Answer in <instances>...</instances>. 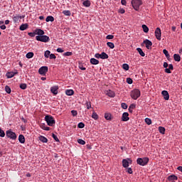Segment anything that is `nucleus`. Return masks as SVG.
I'll return each mask as SVG.
<instances>
[{
	"label": "nucleus",
	"mask_w": 182,
	"mask_h": 182,
	"mask_svg": "<svg viewBox=\"0 0 182 182\" xmlns=\"http://www.w3.org/2000/svg\"><path fill=\"white\" fill-rule=\"evenodd\" d=\"M36 41H39L40 42H44L45 43H46V42H49V41H50L49 36H44V35L36 36Z\"/></svg>",
	"instance_id": "obj_3"
},
{
	"label": "nucleus",
	"mask_w": 182,
	"mask_h": 182,
	"mask_svg": "<svg viewBox=\"0 0 182 182\" xmlns=\"http://www.w3.org/2000/svg\"><path fill=\"white\" fill-rule=\"evenodd\" d=\"M144 43L146 45V48L147 49H151V46L153 45V43H151L150 40L149 39L144 40Z\"/></svg>",
	"instance_id": "obj_10"
},
{
	"label": "nucleus",
	"mask_w": 182,
	"mask_h": 182,
	"mask_svg": "<svg viewBox=\"0 0 182 182\" xmlns=\"http://www.w3.org/2000/svg\"><path fill=\"white\" fill-rule=\"evenodd\" d=\"M19 19H22V16H15L14 17H13V21L15 23L18 22V21H19Z\"/></svg>",
	"instance_id": "obj_31"
},
{
	"label": "nucleus",
	"mask_w": 182,
	"mask_h": 182,
	"mask_svg": "<svg viewBox=\"0 0 182 182\" xmlns=\"http://www.w3.org/2000/svg\"><path fill=\"white\" fill-rule=\"evenodd\" d=\"M106 95L109 96V97H114V92L109 90L105 92Z\"/></svg>",
	"instance_id": "obj_18"
},
{
	"label": "nucleus",
	"mask_w": 182,
	"mask_h": 182,
	"mask_svg": "<svg viewBox=\"0 0 182 182\" xmlns=\"http://www.w3.org/2000/svg\"><path fill=\"white\" fill-rule=\"evenodd\" d=\"M136 50L139 53V55H141L142 57L146 56V54L144 53V52H143V50H141V48H137Z\"/></svg>",
	"instance_id": "obj_26"
},
{
	"label": "nucleus",
	"mask_w": 182,
	"mask_h": 182,
	"mask_svg": "<svg viewBox=\"0 0 182 182\" xmlns=\"http://www.w3.org/2000/svg\"><path fill=\"white\" fill-rule=\"evenodd\" d=\"M131 4L135 11H139L143 3L141 2V0H132Z\"/></svg>",
	"instance_id": "obj_1"
},
{
	"label": "nucleus",
	"mask_w": 182,
	"mask_h": 182,
	"mask_svg": "<svg viewBox=\"0 0 182 182\" xmlns=\"http://www.w3.org/2000/svg\"><path fill=\"white\" fill-rule=\"evenodd\" d=\"M101 59H109V55H107L106 53L102 52L101 53Z\"/></svg>",
	"instance_id": "obj_28"
},
{
	"label": "nucleus",
	"mask_w": 182,
	"mask_h": 182,
	"mask_svg": "<svg viewBox=\"0 0 182 182\" xmlns=\"http://www.w3.org/2000/svg\"><path fill=\"white\" fill-rule=\"evenodd\" d=\"M92 117L94 120H97V119H99V115H97V113L94 112H92Z\"/></svg>",
	"instance_id": "obj_34"
},
{
	"label": "nucleus",
	"mask_w": 182,
	"mask_h": 182,
	"mask_svg": "<svg viewBox=\"0 0 182 182\" xmlns=\"http://www.w3.org/2000/svg\"><path fill=\"white\" fill-rule=\"evenodd\" d=\"M107 46H108V48H109L110 49H114V43L112 42H107Z\"/></svg>",
	"instance_id": "obj_30"
},
{
	"label": "nucleus",
	"mask_w": 182,
	"mask_h": 182,
	"mask_svg": "<svg viewBox=\"0 0 182 182\" xmlns=\"http://www.w3.org/2000/svg\"><path fill=\"white\" fill-rule=\"evenodd\" d=\"M63 14L64 15H65L66 16H70L71 14H70V11L68 10H65L63 11Z\"/></svg>",
	"instance_id": "obj_37"
},
{
	"label": "nucleus",
	"mask_w": 182,
	"mask_h": 182,
	"mask_svg": "<svg viewBox=\"0 0 182 182\" xmlns=\"http://www.w3.org/2000/svg\"><path fill=\"white\" fill-rule=\"evenodd\" d=\"M134 109H136V105L132 104L129 107V112H130L132 113V112H133V110H134Z\"/></svg>",
	"instance_id": "obj_36"
},
{
	"label": "nucleus",
	"mask_w": 182,
	"mask_h": 182,
	"mask_svg": "<svg viewBox=\"0 0 182 182\" xmlns=\"http://www.w3.org/2000/svg\"><path fill=\"white\" fill-rule=\"evenodd\" d=\"M129 119L130 118H129V112H124L122 114V122H128Z\"/></svg>",
	"instance_id": "obj_12"
},
{
	"label": "nucleus",
	"mask_w": 182,
	"mask_h": 182,
	"mask_svg": "<svg viewBox=\"0 0 182 182\" xmlns=\"http://www.w3.org/2000/svg\"><path fill=\"white\" fill-rule=\"evenodd\" d=\"M18 141L23 144V143H25V136L22 134H20L18 136Z\"/></svg>",
	"instance_id": "obj_21"
},
{
	"label": "nucleus",
	"mask_w": 182,
	"mask_h": 182,
	"mask_svg": "<svg viewBox=\"0 0 182 182\" xmlns=\"http://www.w3.org/2000/svg\"><path fill=\"white\" fill-rule=\"evenodd\" d=\"M57 52H58L59 53H63L64 50L63 49L58 48H57Z\"/></svg>",
	"instance_id": "obj_58"
},
{
	"label": "nucleus",
	"mask_w": 182,
	"mask_h": 182,
	"mask_svg": "<svg viewBox=\"0 0 182 182\" xmlns=\"http://www.w3.org/2000/svg\"><path fill=\"white\" fill-rule=\"evenodd\" d=\"M90 63L92 65H99V60L96 58H91L90 59Z\"/></svg>",
	"instance_id": "obj_24"
},
{
	"label": "nucleus",
	"mask_w": 182,
	"mask_h": 182,
	"mask_svg": "<svg viewBox=\"0 0 182 182\" xmlns=\"http://www.w3.org/2000/svg\"><path fill=\"white\" fill-rule=\"evenodd\" d=\"M173 59L175 62H180V60H181V57H180V55L178 54H174Z\"/></svg>",
	"instance_id": "obj_20"
},
{
	"label": "nucleus",
	"mask_w": 182,
	"mask_h": 182,
	"mask_svg": "<svg viewBox=\"0 0 182 182\" xmlns=\"http://www.w3.org/2000/svg\"><path fill=\"white\" fill-rule=\"evenodd\" d=\"M46 21L47 22H53V21H55V18H53L52 16H48L46 18Z\"/></svg>",
	"instance_id": "obj_25"
},
{
	"label": "nucleus",
	"mask_w": 182,
	"mask_h": 182,
	"mask_svg": "<svg viewBox=\"0 0 182 182\" xmlns=\"http://www.w3.org/2000/svg\"><path fill=\"white\" fill-rule=\"evenodd\" d=\"M122 109H127V104L123 102L121 104Z\"/></svg>",
	"instance_id": "obj_53"
},
{
	"label": "nucleus",
	"mask_w": 182,
	"mask_h": 182,
	"mask_svg": "<svg viewBox=\"0 0 182 182\" xmlns=\"http://www.w3.org/2000/svg\"><path fill=\"white\" fill-rule=\"evenodd\" d=\"M26 87H27V85L25 83H22L20 85V88H21L22 90H25V89H26Z\"/></svg>",
	"instance_id": "obj_41"
},
{
	"label": "nucleus",
	"mask_w": 182,
	"mask_h": 182,
	"mask_svg": "<svg viewBox=\"0 0 182 182\" xmlns=\"http://www.w3.org/2000/svg\"><path fill=\"white\" fill-rule=\"evenodd\" d=\"M5 91L6 92V93H11V87H9V86L6 85L5 87Z\"/></svg>",
	"instance_id": "obj_46"
},
{
	"label": "nucleus",
	"mask_w": 182,
	"mask_h": 182,
	"mask_svg": "<svg viewBox=\"0 0 182 182\" xmlns=\"http://www.w3.org/2000/svg\"><path fill=\"white\" fill-rule=\"evenodd\" d=\"M59 89V87L58 86H53L51 87L50 88V92L51 93H53V95H58V90Z\"/></svg>",
	"instance_id": "obj_13"
},
{
	"label": "nucleus",
	"mask_w": 182,
	"mask_h": 182,
	"mask_svg": "<svg viewBox=\"0 0 182 182\" xmlns=\"http://www.w3.org/2000/svg\"><path fill=\"white\" fill-rule=\"evenodd\" d=\"M45 120L48 126H53L55 124V119L50 115H46Z\"/></svg>",
	"instance_id": "obj_5"
},
{
	"label": "nucleus",
	"mask_w": 182,
	"mask_h": 182,
	"mask_svg": "<svg viewBox=\"0 0 182 182\" xmlns=\"http://www.w3.org/2000/svg\"><path fill=\"white\" fill-rule=\"evenodd\" d=\"M52 137L54 139V140L59 142V138H58V136H56L55 134H52Z\"/></svg>",
	"instance_id": "obj_50"
},
{
	"label": "nucleus",
	"mask_w": 182,
	"mask_h": 182,
	"mask_svg": "<svg viewBox=\"0 0 182 182\" xmlns=\"http://www.w3.org/2000/svg\"><path fill=\"white\" fill-rule=\"evenodd\" d=\"M79 68L80 70H86V68L83 67V65H80Z\"/></svg>",
	"instance_id": "obj_62"
},
{
	"label": "nucleus",
	"mask_w": 182,
	"mask_h": 182,
	"mask_svg": "<svg viewBox=\"0 0 182 182\" xmlns=\"http://www.w3.org/2000/svg\"><path fill=\"white\" fill-rule=\"evenodd\" d=\"M127 173H129V174H133V170L132 169V168H129L127 169Z\"/></svg>",
	"instance_id": "obj_59"
},
{
	"label": "nucleus",
	"mask_w": 182,
	"mask_h": 182,
	"mask_svg": "<svg viewBox=\"0 0 182 182\" xmlns=\"http://www.w3.org/2000/svg\"><path fill=\"white\" fill-rule=\"evenodd\" d=\"M105 119H106V120H110L111 119H112V114H110V113H105Z\"/></svg>",
	"instance_id": "obj_27"
},
{
	"label": "nucleus",
	"mask_w": 182,
	"mask_h": 182,
	"mask_svg": "<svg viewBox=\"0 0 182 182\" xmlns=\"http://www.w3.org/2000/svg\"><path fill=\"white\" fill-rule=\"evenodd\" d=\"M26 58H27V59H32V58H33V53L32 52H29L26 55Z\"/></svg>",
	"instance_id": "obj_32"
},
{
	"label": "nucleus",
	"mask_w": 182,
	"mask_h": 182,
	"mask_svg": "<svg viewBox=\"0 0 182 182\" xmlns=\"http://www.w3.org/2000/svg\"><path fill=\"white\" fill-rule=\"evenodd\" d=\"M82 4L84 6H86L87 8H88L89 6H90V1L85 0L82 2Z\"/></svg>",
	"instance_id": "obj_29"
},
{
	"label": "nucleus",
	"mask_w": 182,
	"mask_h": 182,
	"mask_svg": "<svg viewBox=\"0 0 182 182\" xmlns=\"http://www.w3.org/2000/svg\"><path fill=\"white\" fill-rule=\"evenodd\" d=\"M45 58H49L50 56V52L49 50H46L44 53Z\"/></svg>",
	"instance_id": "obj_43"
},
{
	"label": "nucleus",
	"mask_w": 182,
	"mask_h": 182,
	"mask_svg": "<svg viewBox=\"0 0 182 182\" xmlns=\"http://www.w3.org/2000/svg\"><path fill=\"white\" fill-rule=\"evenodd\" d=\"M50 59H56V55L53 53L50 54Z\"/></svg>",
	"instance_id": "obj_56"
},
{
	"label": "nucleus",
	"mask_w": 182,
	"mask_h": 182,
	"mask_svg": "<svg viewBox=\"0 0 182 182\" xmlns=\"http://www.w3.org/2000/svg\"><path fill=\"white\" fill-rule=\"evenodd\" d=\"M85 105L88 110L92 108V104L90 103V102H87Z\"/></svg>",
	"instance_id": "obj_39"
},
{
	"label": "nucleus",
	"mask_w": 182,
	"mask_h": 182,
	"mask_svg": "<svg viewBox=\"0 0 182 182\" xmlns=\"http://www.w3.org/2000/svg\"><path fill=\"white\" fill-rule=\"evenodd\" d=\"M28 36H31V38H35V35H36V33H28Z\"/></svg>",
	"instance_id": "obj_54"
},
{
	"label": "nucleus",
	"mask_w": 182,
	"mask_h": 182,
	"mask_svg": "<svg viewBox=\"0 0 182 182\" xmlns=\"http://www.w3.org/2000/svg\"><path fill=\"white\" fill-rule=\"evenodd\" d=\"M6 134L9 139H11L12 140H16V134H15V132H12L11 130L6 131Z\"/></svg>",
	"instance_id": "obj_6"
},
{
	"label": "nucleus",
	"mask_w": 182,
	"mask_h": 182,
	"mask_svg": "<svg viewBox=\"0 0 182 182\" xmlns=\"http://www.w3.org/2000/svg\"><path fill=\"white\" fill-rule=\"evenodd\" d=\"M48 68L47 66H43L39 68L38 73L40 75H46L48 73Z\"/></svg>",
	"instance_id": "obj_7"
},
{
	"label": "nucleus",
	"mask_w": 182,
	"mask_h": 182,
	"mask_svg": "<svg viewBox=\"0 0 182 182\" xmlns=\"http://www.w3.org/2000/svg\"><path fill=\"white\" fill-rule=\"evenodd\" d=\"M119 14H124V12H126V11L124 10V9H120L119 10Z\"/></svg>",
	"instance_id": "obj_60"
},
{
	"label": "nucleus",
	"mask_w": 182,
	"mask_h": 182,
	"mask_svg": "<svg viewBox=\"0 0 182 182\" xmlns=\"http://www.w3.org/2000/svg\"><path fill=\"white\" fill-rule=\"evenodd\" d=\"M77 143H78L79 144H82V146L85 145V144H86V141H85V140L81 139H80L77 140Z\"/></svg>",
	"instance_id": "obj_38"
},
{
	"label": "nucleus",
	"mask_w": 182,
	"mask_h": 182,
	"mask_svg": "<svg viewBox=\"0 0 182 182\" xmlns=\"http://www.w3.org/2000/svg\"><path fill=\"white\" fill-rule=\"evenodd\" d=\"M41 129H43V130H46L47 132H49V130H50V128H49L48 127H45V125H42Z\"/></svg>",
	"instance_id": "obj_49"
},
{
	"label": "nucleus",
	"mask_w": 182,
	"mask_h": 182,
	"mask_svg": "<svg viewBox=\"0 0 182 182\" xmlns=\"http://www.w3.org/2000/svg\"><path fill=\"white\" fill-rule=\"evenodd\" d=\"M155 36L158 41H160V28H156L155 30Z\"/></svg>",
	"instance_id": "obj_16"
},
{
	"label": "nucleus",
	"mask_w": 182,
	"mask_h": 182,
	"mask_svg": "<svg viewBox=\"0 0 182 182\" xmlns=\"http://www.w3.org/2000/svg\"><path fill=\"white\" fill-rule=\"evenodd\" d=\"M164 68H165L166 69H167V68H168V63H164Z\"/></svg>",
	"instance_id": "obj_63"
},
{
	"label": "nucleus",
	"mask_w": 182,
	"mask_h": 182,
	"mask_svg": "<svg viewBox=\"0 0 182 182\" xmlns=\"http://www.w3.org/2000/svg\"><path fill=\"white\" fill-rule=\"evenodd\" d=\"M129 163H132V160L130 159H123L122 160V166L124 167V168H127V167H129Z\"/></svg>",
	"instance_id": "obj_8"
},
{
	"label": "nucleus",
	"mask_w": 182,
	"mask_h": 182,
	"mask_svg": "<svg viewBox=\"0 0 182 182\" xmlns=\"http://www.w3.org/2000/svg\"><path fill=\"white\" fill-rule=\"evenodd\" d=\"M77 127H78V129H83V127H85V124L83 122H80L77 124Z\"/></svg>",
	"instance_id": "obj_42"
},
{
	"label": "nucleus",
	"mask_w": 182,
	"mask_h": 182,
	"mask_svg": "<svg viewBox=\"0 0 182 182\" xmlns=\"http://www.w3.org/2000/svg\"><path fill=\"white\" fill-rule=\"evenodd\" d=\"M15 75H18V70H15V72H9L6 73L8 79L14 77Z\"/></svg>",
	"instance_id": "obj_11"
},
{
	"label": "nucleus",
	"mask_w": 182,
	"mask_h": 182,
	"mask_svg": "<svg viewBox=\"0 0 182 182\" xmlns=\"http://www.w3.org/2000/svg\"><path fill=\"white\" fill-rule=\"evenodd\" d=\"M121 4H122V5L126 6L127 4V1H126V0H122V1H121Z\"/></svg>",
	"instance_id": "obj_61"
},
{
	"label": "nucleus",
	"mask_w": 182,
	"mask_h": 182,
	"mask_svg": "<svg viewBox=\"0 0 182 182\" xmlns=\"http://www.w3.org/2000/svg\"><path fill=\"white\" fill-rule=\"evenodd\" d=\"M0 137H5V132L0 127Z\"/></svg>",
	"instance_id": "obj_44"
},
{
	"label": "nucleus",
	"mask_w": 182,
	"mask_h": 182,
	"mask_svg": "<svg viewBox=\"0 0 182 182\" xmlns=\"http://www.w3.org/2000/svg\"><path fill=\"white\" fill-rule=\"evenodd\" d=\"M39 141H42V143H48V139L43 136H39Z\"/></svg>",
	"instance_id": "obj_22"
},
{
	"label": "nucleus",
	"mask_w": 182,
	"mask_h": 182,
	"mask_svg": "<svg viewBox=\"0 0 182 182\" xmlns=\"http://www.w3.org/2000/svg\"><path fill=\"white\" fill-rule=\"evenodd\" d=\"M131 97L134 99V100H137V99L140 97V90L139 89L133 90L131 92Z\"/></svg>",
	"instance_id": "obj_2"
},
{
	"label": "nucleus",
	"mask_w": 182,
	"mask_h": 182,
	"mask_svg": "<svg viewBox=\"0 0 182 182\" xmlns=\"http://www.w3.org/2000/svg\"><path fill=\"white\" fill-rule=\"evenodd\" d=\"M29 26L28 25V23H23L20 26V31H26V29H28V27Z\"/></svg>",
	"instance_id": "obj_19"
},
{
	"label": "nucleus",
	"mask_w": 182,
	"mask_h": 182,
	"mask_svg": "<svg viewBox=\"0 0 182 182\" xmlns=\"http://www.w3.org/2000/svg\"><path fill=\"white\" fill-rule=\"evenodd\" d=\"M36 35H38V36H42L43 35H45V31L43 30L38 28L35 31Z\"/></svg>",
	"instance_id": "obj_14"
},
{
	"label": "nucleus",
	"mask_w": 182,
	"mask_h": 182,
	"mask_svg": "<svg viewBox=\"0 0 182 182\" xmlns=\"http://www.w3.org/2000/svg\"><path fill=\"white\" fill-rule=\"evenodd\" d=\"M63 55L64 56H72L73 53L72 52H66Z\"/></svg>",
	"instance_id": "obj_52"
},
{
	"label": "nucleus",
	"mask_w": 182,
	"mask_h": 182,
	"mask_svg": "<svg viewBox=\"0 0 182 182\" xmlns=\"http://www.w3.org/2000/svg\"><path fill=\"white\" fill-rule=\"evenodd\" d=\"M127 82L128 83V85H132V83H133V80L130 77L127 78Z\"/></svg>",
	"instance_id": "obj_48"
},
{
	"label": "nucleus",
	"mask_w": 182,
	"mask_h": 182,
	"mask_svg": "<svg viewBox=\"0 0 182 182\" xmlns=\"http://www.w3.org/2000/svg\"><path fill=\"white\" fill-rule=\"evenodd\" d=\"M164 53L165 54L166 58L168 59V60L170 59V54H168V51L167 50L164 49L163 50Z\"/></svg>",
	"instance_id": "obj_35"
},
{
	"label": "nucleus",
	"mask_w": 182,
	"mask_h": 182,
	"mask_svg": "<svg viewBox=\"0 0 182 182\" xmlns=\"http://www.w3.org/2000/svg\"><path fill=\"white\" fill-rule=\"evenodd\" d=\"M122 68L124 70H129V65L127 64L124 63V64L122 65Z\"/></svg>",
	"instance_id": "obj_45"
},
{
	"label": "nucleus",
	"mask_w": 182,
	"mask_h": 182,
	"mask_svg": "<svg viewBox=\"0 0 182 182\" xmlns=\"http://www.w3.org/2000/svg\"><path fill=\"white\" fill-rule=\"evenodd\" d=\"M137 164L139 166H146L147 163H149V158L145 157V158H139L136 160Z\"/></svg>",
	"instance_id": "obj_4"
},
{
	"label": "nucleus",
	"mask_w": 182,
	"mask_h": 182,
	"mask_svg": "<svg viewBox=\"0 0 182 182\" xmlns=\"http://www.w3.org/2000/svg\"><path fill=\"white\" fill-rule=\"evenodd\" d=\"M168 181H176L178 180V178H177V176L176 175H171V176H168Z\"/></svg>",
	"instance_id": "obj_15"
},
{
	"label": "nucleus",
	"mask_w": 182,
	"mask_h": 182,
	"mask_svg": "<svg viewBox=\"0 0 182 182\" xmlns=\"http://www.w3.org/2000/svg\"><path fill=\"white\" fill-rule=\"evenodd\" d=\"M95 58H96L97 59H101V54L96 53L95 55Z\"/></svg>",
	"instance_id": "obj_57"
},
{
	"label": "nucleus",
	"mask_w": 182,
	"mask_h": 182,
	"mask_svg": "<svg viewBox=\"0 0 182 182\" xmlns=\"http://www.w3.org/2000/svg\"><path fill=\"white\" fill-rule=\"evenodd\" d=\"M174 69V67L173 66V64H170L168 65V68L165 69V73H171V70Z\"/></svg>",
	"instance_id": "obj_17"
},
{
	"label": "nucleus",
	"mask_w": 182,
	"mask_h": 182,
	"mask_svg": "<svg viewBox=\"0 0 182 182\" xmlns=\"http://www.w3.org/2000/svg\"><path fill=\"white\" fill-rule=\"evenodd\" d=\"M71 113H72L73 116H74V117L77 116V111H76V110H72Z\"/></svg>",
	"instance_id": "obj_51"
},
{
	"label": "nucleus",
	"mask_w": 182,
	"mask_h": 182,
	"mask_svg": "<svg viewBox=\"0 0 182 182\" xmlns=\"http://www.w3.org/2000/svg\"><path fill=\"white\" fill-rule=\"evenodd\" d=\"M75 92L73 91V90H65V94L67 95V96H73V95H74Z\"/></svg>",
	"instance_id": "obj_23"
},
{
	"label": "nucleus",
	"mask_w": 182,
	"mask_h": 182,
	"mask_svg": "<svg viewBox=\"0 0 182 182\" xmlns=\"http://www.w3.org/2000/svg\"><path fill=\"white\" fill-rule=\"evenodd\" d=\"M142 29L145 33H147L149 32V27L146 26L145 24L142 25Z\"/></svg>",
	"instance_id": "obj_33"
},
{
	"label": "nucleus",
	"mask_w": 182,
	"mask_h": 182,
	"mask_svg": "<svg viewBox=\"0 0 182 182\" xmlns=\"http://www.w3.org/2000/svg\"><path fill=\"white\" fill-rule=\"evenodd\" d=\"M160 133L161 134H164V133H166V128L160 127Z\"/></svg>",
	"instance_id": "obj_40"
},
{
	"label": "nucleus",
	"mask_w": 182,
	"mask_h": 182,
	"mask_svg": "<svg viewBox=\"0 0 182 182\" xmlns=\"http://www.w3.org/2000/svg\"><path fill=\"white\" fill-rule=\"evenodd\" d=\"M0 28H1V29H2L4 31V30L6 29V26L2 25L0 26Z\"/></svg>",
	"instance_id": "obj_64"
},
{
	"label": "nucleus",
	"mask_w": 182,
	"mask_h": 182,
	"mask_svg": "<svg viewBox=\"0 0 182 182\" xmlns=\"http://www.w3.org/2000/svg\"><path fill=\"white\" fill-rule=\"evenodd\" d=\"M161 95L164 100H168V99H170V95L168 94V92H167V90L162 91Z\"/></svg>",
	"instance_id": "obj_9"
},
{
	"label": "nucleus",
	"mask_w": 182,
	"mask_h": 182,
	"mask_svg": "<svg viewBox=\"0 0 182 182\" xmlns=\"http://www.w3.org/2000/svg\"><path fill=\"white\" fill-rule=\"evenodd\" d=\"M145 122L146 123V124H151V119L150 118H146Z\"/></svg>",
	"instance_id": "obj_47"
},
{
	"label": "nucleus",
	"mask_w": 182,
	"mask_h": 182,
	"mask_svg": "<svg viewBox=\"0 0 182 182\" xmlns=\"http://www.w3.org/2000/svg\"><path fill=\"white\" fill-rule=\"evenodd\" d=\"M113 38H114V36L113 35H107L106 36V39H113Z\"/></svg>",
	"instance_id": "obj_55"
}]
</instances>
